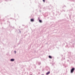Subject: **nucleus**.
I'll list each match as a JSON object with an SVG mask.
<instances>
[{
  "label": "nucleus",
  "instance_id": "1",
  "mask_svg": "<svg viewBox=\"0 0 75 75\" xmlns=\"http://www.w3.org/2000/svg\"><path fill=\"white\" fill-rule=\"evenodd\" d=\"M74 70H75V69L74 68H73L71 70V73H72L74 71Z\"/></svg>",
  "mask_w": 75,
  "mask_h": 75
},
{
  "label": "nucleus",
  "instance_id": "2",
  "mask_svg": "<svg viewBox=\"0 0 75 75\" xmlns=\"http://www.w3.org/2000/svg\"><path fill=\"white\" fill-rule=\"evenodd\" d=\"M50 73V72L49 71L46 73V75H48V74H49Z\"/></svg>",
  "mask_w": 75,
  "mask_h": 75
},
{
  "label": "nucleus",
  "instance_id": "3",
  "mask_svg": "<svg viewBox=\"0 0 75 75\" xmlns=\"http://www.w3.org/2000/svg\"><path fill=\"white\" fill-rule=\"evenodd\" d=\"M31 21H32V22L34 21V19H31L30 20Z\"/></svg>",
  "mask_w": 75,
  "mask_h": 75
},
{
  "label": "nucleus",
  "instance_id": "4",
  "mask_svg": "<svg viewBox=\"0 0 75 75\" xmlns=\"http://www.w3.org/2000/svg\"><path fill=\"white\" fill-rule=\"evenodd\" d=\"M49 58L50 59H51V58H52V57H51V56H49Z\"/></svg>",
  "mask_w": 75,
  "mask_h": 75
},
{
  "label": "nucleus",
  "instance_id": "5",
  "mask_svg": "<svg viewBox=\"0 0 75 75\" xmlns=\"http://www.w3.org/2000/svg\"><path fill=\"white\" fill-rule=\"evenodd\" d=\"M14 61V59H11V61Z\"/></svg>",
  "mask_w": 75,
  "mask_h": 75
},
{
  "label": "nucleus",
  "instance_id": "6",
  "mask_svg": "<svg viewBox=\"0 0 75 75\" xmlns=\"http://www.w3.org/2000/svg\"><path fill=\"white\" fill-rule=\"evenodd\" d=\"M39 21L40 23H42V21H41V20H39Z\"/></svg>",
  "mask_w": 75,
  "mask_h": 75
},
{
  "label": "nucleus",
  "instance_id": "7",
  "mask_svg": "<svg viewBox=\"0 0 75 75\" xmlns=\"http://www.w3.org/2000/svg\"><path fill=\"white\" fill-rule=\"evenodd\" d=\"M43 2H45V0H42Z\"/></svg>",
  "mask_w": 75,
  "mask_h": 75
},
{
  "label": "nucleus",
  "instance_id": "8",
  "mask_svg": "<svg viewBox=\"0 0 75 75\" xmlns=\"http://www.w3.org/2000/svg\"><path fill=\"white\" fill-rule=\"evenodd\" d=\"M15 53H16V52L15 51Z\"/></svg>",
  "mask_w": 75,
  "mask_h": 75
}]
</instances>
